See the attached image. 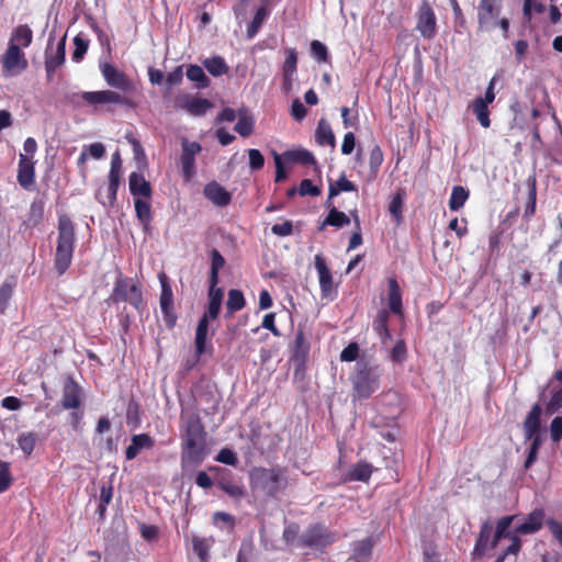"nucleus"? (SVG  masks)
Returning a JSON list of instances; mask_svg holds the SVG:
<instances>
[{"label":"nucleus","instance_id":"14","mask_svg":"<svg viewBox=\"0 0 562 562\" xmlns=\"http://www.w3.org/2000/svg\"><path fill=\"white\" fill-rule=\"evenodd\" d=\"M501 7L496 0H480L477 5V23L480 31H491L496 27Z\"/></svg>","mask_w":562,"mask_h":562},{"label":"nucleus","instance_id":"1","mask_svg":"<svg viewBox=\"0 0 562 562\" xmlns=\"http://www.w3.org/2000/svg\"><path fill=\"white\" fill-rule=\"evenodd\" d=\"M182 464L199 465L206 457V431L198 414H191L182 427Z\"/></svg>","mask_w":562,"mask_h":562},{"label":"nucleus","instance_id":"13","mask_svg":"<svg viewBox=\"0 0 562 562\" xmlns=\"http://www.w3.org/2000/svg\"><path fill=\"white\" fill-rule=\"evenodd\" d=\"M181 147L180 162L182 175L186 181H190L195 175V157L202 151V146L198 142H189L187 138H183Z\"/></svg>","mask_w":562,"mask_h":562},{"label":"nucleus","instance_id":"31","mask_svg":"<svg viewBox=\"0 0 562 562\" xmlns=\"http://www.w3.org/2000/svg\"><path fill=\"white\" fill-rule=\"evenodd\" d=\"M311 345L303 331V329H297L295 334V338L293 341L292 348V359L294 361L304 363L310 355Z\"/></svg>","mask_w":562,"mask_h":562},{"label":"nucleus","instance_id":"52","mask_svg":"<svg viewBox=\"0 0 562 562\" xmlns=\"http://www.w3.org/2000/svg\"><path fill=\"white\" fill-rule=\"evenodd\" d=\"M284 157L293 162H299L305 166L315 165L316 160L314 155L306 149L289 150L284 153Z\"/></svg>","mask_w":562,"mask_h":562},{"label":"nucleus","instance_id":"62","mask_svg":"<svg viewBox=\"0 0 562 562\" xmlns=\"http://www.w3.org/2000/svg\"><path fill=\"white\" fill-rule=\"evenodd\" d=\"M358 356H359V345L357 342H350L340 352V360L346 361V362H351V361L357 360Z\"/></svg>","mask_w":562,"mask_h":562},{"label":"nucleus","instance_id":"5","mask_svg":"<svg viewBox=\"0 0 562 562\" xmlns=\"http://www.w3.org/2000/svg\"><path fill=\"white\" fill-rule=\"evenodd\" d=\"M286 484L284 470L280 467L256 468L250 472L251 488L263 492L268 497H277Z\"/></svg>","mask_w":562,"mask_h":562},{"label":"nucleus","instance_id":"58","mask_svg":"<svg viewBox=\"0 0 562 562\" xmlns=\"http://www.w3.org/2000/svg\"><path fill=\"white\" fill-rule=\"evenodd\" d=\"M74 45H75V50L72 52V60L78 63L86 55L88 47H89V41L85 40L80 35H77L74 38Z\"/></svg>","mask_w":562,"mask_h":562},{"label":"nucleus","instance_id":"9","mask_svg":"<svg viewBox=\"0 0 562 562\" xmlns=\"http://www.w3.org/2000/svg\"><path fill=\"white\" fill-rule=\"evenodd\" d=\"M0 63L4 77L16 76L29 66L25 54L13 44H8L7 50L0 57Z\"/></svg>","mask_w":562,"mask_h":562},{"label":"nucleus","instance_id":"36","mask_svg":"<svg viewBox=\"0 0 562 562\" xmlns=\"http://www.w3.org/2000/svg\"><path fill=\"white\" fill-rule=\"evenodd\" d=\"M373 472V468L366 461H359L353 464L346 474V480L349 482L360 481L368 482Z\"/></svg>","mask_w":562,"mask_h":562},{"label":"nucleus","instance_id":"55","mask_svg":"<svg viewBox=\"0 0 562 562\" xmlns=\"http://www.w3.org/2000/svg\"><path fill=\"white\" fill-rule=\"evenodd\" d=\"M311 55L318 63H327L329 59L326 45L317 40L311 42Z\"/></svg>","mask_w":562,"mask_h":562},{"label":"nucleus","instance_id":"4","mask_svg":"<svg viewBox=\"0 0 562 562\" xmlns=\"http://www.w3.org/2000/svg\"><path fill=\"white\" fill-rule=\"evenodd\" d=\"M223 290L216 285H210L207 308L199 319L195 330V352L199 359L206 351L209 322L218 317L223 302Z\"/></svg>","mask_w":562,"mask_h":562},{"label":"nucleus","instance_id":"63","mask_svg":"<svg viewBox=\"0 0 562 562\" xmlns=\"http://www.w3.org/2000/svg\"><path fill=\"white\" fill-rule=\"evenodd\" d=\"M550 437L555 443L562 439V416L554 417L550 423Z\"/></svg>","mask_w":562,"mask_h":562},{"label":"nucleus","instance_id":"59","mask_svg":"<svg viewBox=\"0 0 562 562\" xmlns=\"http://www.w3.org/2000/svg\"><path fill=\"white\" fill-rule=\"evenodd\" d=\"M249 167L252 171L261 170L265 166V157L259 149L250 148L247 150Z\"/></svg>","mask_w":562,"mask_h":562},{"label":"nucleus","instance_id":"16","mask_svg":"<svg viewBox=\"0 0 562 562\" xmlns=\"http://www.w3.org/2000/svg\"><path fill=\"white\" fill-rule=\"evenodd\" d=\"M175 103L177 108L187 111L193 116H202L213 108V103L209 99L191 95H179L176 98Z\"/></svg>","mask_w":562,"mask_h":562},{"label":"nucleus","instance_id":"61","mask_svg":"<svg viewBox=\"0 0 562 562\" xmlns=\"http://www.w3.org/2000/svg\"><path fill=\"white\" fill-rule=\"evenodd\" d=\"M383 162V153L380 146L374 145L369 154V165L373 173H376Z\"/></svg>","mask_w":562,"mask_h":562},{"label":"nucleus","instance_id":"42","mask_svg":"<svg viewBox=\"0 0 562 562\" xmlns=\"http://www.w3.org/2000/svg\"><path fill=\"white\" fill-rule=\"evenodd\" d=\"M470 108L474 115L476 116V120L479 121L481 126L484 128H488L491 126L488 104L482 101L481 97H477L473 100Z\"/></svg>","mask_w":562,"mask_h":562},{"label":"nucleus","instance_id":"43","mask_svg":"<svg viewBox=\"0 0 562 562\" xmlns=\"http://www.w3.org/2000/svg\"><path fill=\"white\" fill-rule=\"evenodd\" d=\"M16 280L14 277L7 278L0 286V315L4 314L13 296Z\"/></svg>","mask_w":562,"mask_h":562},{"label":"nucleus","instance_id":"39","mask_svg":"<svg viewBox=\"0 0 562 562\" xmlns=\"http://www.w3.org/2000/svg\"><path fill=\"white\" fill-rule=\"evenodd\" d=\"M315 139L318 145L325 146L329 145L331 147H335L336 140L335 135L333 133V130L329 125V123L325 119H321L317 128L315 132Z\"/></svg>","mask_w":562,"mask_h":562},{"label":"nucleus","instance_id":"40","mask_svg":"<svg viewBox=\"0 0 562 562\" xmlns=\"http://www.w3.org/2000/svg\"><path fill=\"white\" fill-rule=\"evenodd\" d=\"M134 207L136 217L142 223L144 231L147 232L153 220L150 203L148 201L137 198L134 201Z\"/></svg>","mask_w":562,"mask_h":562},{"label":"nucleus","instance_id":"35","mask_svg":"<svg viewBox=\"0 0 562 562\" xmlns=\"http://www.w3.org/2000/svg\"><path fill=\"white\" fill-rule=\"evenodd\" d=\"M493 531L492 524L490 521H484L481 525L479 536L475 541L473 555L481 558L485 554L486 550L488 549V541L491 539Z\"/></svg>","mask_w":562,"mask_h":562},{"label":"nucleus","instance_id":"60","mask_svg":"<svg viewBox=\"0 0 562 562\" xmlns=\"http://www.w3.org/2000/svg\"><path fill=\"white\" fill-rule=\"evenodd\" d=\"M215 461L227 464V465H237L238 458L237 454L229 448H223L218 451L215 457Z\"/></svg>","mask_w":562,"mask_h":562},{"label":"nucleus","instance_id":"47","mask_svg":"<svg viewBox=\"0 0 562 562\" xmlns=\"http://www.w3.org/2000/svg\"><path fill=\"white\" fill-rule=\"evenodd\" d=\"M203 66L214 77L223 76L227 74L229 69L225 59L221 56H213L211 58H206L203 61Z\"/></svg>","mask_w":562,"mask_h":562},{"label":"nucleus","instance_id":"7","mask_svg":"<svg viewBox=\"0 0 562 562\" xmlns=\"http://www.w3.org/2000/svg\"><path fill=\"white\" fill-rule=\"evenodd\" d=\"M80 97L85 104L92 106L94 111L113 113L114 105L135 106L133 100L113 90L86 91Z\"/></svg>","mask_w":562,"mask_h":562},{"label":"nucleus","instance_id":"11","mask_svg":"<svg viewBox=\"0 0 562 562\" xmlns=\"http://www.w3.org/2000/svg\"><path fill=\"white\" fill-rule=\"evenodd\" d=\"M416 30L424 38L431 40L437 34V19L428 1L423 0L417 10Z\"/></svg>","mask_w":562,"mask_h":562},{"label":"nucleus","instance_id":"25","mask_svg":"<svg viewBox=\"0 0 562 562\" xmlns=\"http://www.w3.org/2000/svg\"><path fill=\"white\" fill-rule=\"evenodd\" d=\"M374 541L372 537H367L362 540L355 541L351 544L352 553L349 561L352 562H369L372 557Z\"/></svg>","mask_w":562,"mask_h":562},{"label":"nucleus","instance_id":"49","mask_svg":"<svg viewBox=\"0 0 562 562\" xmlns=\"http://www.w3.org/2000/svg\"><path fill=\"white\" fill-rule=\"evenodd\" d=\"M328 191H329L328 192V202H329L331 198L338 195L341 191L358 192V189H357V186L352 181L348 180L346 178V176L342 173L335 183L329 184Z\"/></svg>","mask_w":562,"mask_h":562},{"label":"nucleus","instance_id":"10","mask_svg":"<svg viewBox=\"0 0 562 562\" xmlns=\"http://www.w3.org/2000/svg\"><path fill=\"white\" fill-rule=\"evenodd\" d=\"M158 279L161 285V293L159 297V304L161 308V313L164 315V321L167 327L172 328L177 322V315L175 312L173 305V292L171 284L169 282V278L165 272H160L158 274Z\"/></svg>","mask_w":562,"mask_h":562},{"label":"nucleus","instance_id":"30","mask_svg":"<svg viewBox=\"0 0 562 562\" xmlns=\"http://www.w3.org/2000/svg\"><path fill=\"white\" fill-rule=\"evenodd\" d=\"M261 3L262 4L257 9L251 22L247 26L246 33L248 38H252L257 35L263 22L270 15V0H261Z\"/></svg>","mask_w":562,"mask_h":562},{"label":"nucleus","instance_id":"3","mask_svg":"<svg viewBox=\"0 0 562 562\" xmlns=\"http://www.w3.org/2000/svg\"><path fill=\"white\" fill-rule=\"evenodd\" d=\"M383 374L382 367L370 359H360L351 378L353 395L357 398H369L380 389Z\"/></svg>","mask_w":562,"mask_h":562},{"label":"nucleus","instance_id":"57","mask_svg":"<svg viewBox=\"0 0 562 562\" xmlns=\"http://www.w3.org/2000/svg\"><path fill=\"white\" fill-rule=\"evenodd\" d=\"M390 358L393 362L402 363L407 358V348L403 339H398L390 351Z\"/></svg>","mask_w":562,"mask_h":562},{"label":"nucleus","instance_id":"37","mask_svg":"<svg viewBox=\"0 0 562 562\" xmlns=\"http://www.w3.org/2000/svg\"><path fill=\"white\" fill-rule=\"evenodd\" d=\"M528 188V198L524 211V218L530 220L536 213L537 205V178L535 175H530L526 180Z\"/></svg>","mask_w":562,"mask_h":562},{"label":"nucleus","instance_id":"28","mask_svg":"<svg viewBox=\"0 0 562 562\" xmlns=\"http://www.w3.org/2000/svg\"><path fill=\"white\" fill-rule=\"evenodd\" d=\"M121 182L120 176H109V184L103 192L101 189L95 194L97 200L103 205V206H110L113 207L116 202V195L119 186Z\"/></svg>","mask_w":562,"mask_h":562},{"label":"nucleus","instance_id":"46","mask_svg":"<svg viewBox=\"0 0 562 562\" xmlns=\"http://www.w3.org/2000/svg\"><path fill=\"white\" fill-rule=\"evenodd\" d=\"M66 58L65 38H63L56 48L55 53L46 52L45 66H48L50 70L57 69L64 65Z\"/></svg>","mask_w":562,"mask_h":562},{"label":"nucleus","instance_id":"23","mask_svg":"<svg viewBox=\"0 0 562 562\" xmlns=\"http://www.w3.org/2000/svg\"><path fill=\"white\" fill-rule=\"evenodd\" d=\"M155 446V440L148 434L134 435L125 450L126 460L135 459L142 450H149Z\"/></svg>","mask_w":562,"mask_h":562},{"label":"nucleus","instance_id":"22","mask_svg":"<svg viewBox=\"0 0 562 562\" xmlns=\"http://www.w3.org/2000/svg\"><path fill=\"white\" fill-rule=\"evenodd\" d=\"M541 415V405L539 403L533 404L522 423L525 440H529V438L533 437V435L540 434Z\"/></svg>","mask_w":562,"mask_h":562},{"label":"nucleus","instance_id":"38","mask_svg":"<svg viewBox=\"0 0 562 562\" xmlns=\"http://www.w3.org/2000/svg\"><path fill=\"white\" fill-rule=\"evenodd\" d=\"M350 224V217L347 216L344 212L338 211L335 206H331L328 211L327 216L318 227L319 231H323L326 226H333L336 228H341Z\"/></svg>","mask_w":562,"mask_h":562},{"label":"nucleus","instance_id":"18","mask_svg":"<svg viewBox=\"0 0 562 562\" xmlns=\"http://www.w3.org/2000/svg\"><path fill=\"white\" fill-rule=\"evenodd\" d=\"M16 179L25 190H30L35 183V161L31 157L20 154Z\"/></svg>","mask_w":562,"mask_h":562},{"label":"nucleus","instance_id":"44","mask_svg":"<svg viewBox=\"0 0 562 562\" xmlns=\"http://www.w3.org/2000/svg\"><path fill=\"white\" fill-rule=\"evenodd\" d=\"M246 305L244 293L240 290L232 289L228 291L226 301L227 316H233L236 312L243 310Z\"/></svg>","mask_w":562,"mask_h":562},{"label":"nucleus","instance_id":"12","mask_svg":"<svg viewBox=\"0 0 562 562\" xmlns=\"http://www.w3.org/2000/svg\"><path fill=\"white\" fill-rule=\"evenodd\" d=\"M101 72L108 86L124 93L135 90L133 80L125 72L117 69L113 64L104 63L101 66Z\"/></svg>","mask_w":562,"mask_h":562},{"label":"nucleus","instance_id":"26","mask_svg":"<svg viewBox=\"0 0 562 562\" xmlns=\"http://www.w3.org/2000/svg\"><path fill=\"white\" fill-rule=\"evenodd\" d=\"M130 191L133 196L150 199L153 189L150 182L143 175L132 172L128 177Z\"/></svg>","mask_w":562,"mask_h":562},{"label":"nucleus","instance_id":"24","mask_svg":"<svg viewBox=\"0 0 562 562\" xmlns=\"http://www.w3.org/2000/svg\"><path fill=\"white\" fill-rule=\"evenodd\" d=\"M387 305L391 313L402 316L403 315V302H402V290L395 278L387 279Z\"/></svg>","mask_w":562,"mask_h":562},{"label":"nucleus","instance_id":"48","mask_svg":"<svg viewBox=\"0 0 562 562\" xmlns=\"http://www.w3.org/2000/svg\"><path fill=\"white\" fill-rule=\"evenodd\" d=\"M44 205L45 203L42 199L32 201L26 220L29 226L35 227L43 221Z\"/></svg>","mask_w":562,"mask_h":562},{"label":"nucleus","instance_id":"17","mask_svg":"<svg viewBox=\"0 0 562 562\" xmlns=\"http://www.w3.org/2000/svg\"><path fill=\"white\" fill-rule=\"evenodd\" d=\"M82 392L75 379L68 375L63 386L61 406L65 409H77L81 405Z\"/></svg>","mask_w":562,"mask_h":562},{"label":"nucleus","instance_id":"41","mask_svg":"<svg viewBox=\"0 0 562 562\" xmlns=\"http://www.w3.org/2000/svg\"><path fill=\"white\" fill-rule=\"evenodd\" d=\"M254 117L248 113L247 110H239L238 121L234 126L235 132H237L241 137H248L254 133Z\"/></svg>","mask_w":562,"mask_h":562},{"label":"nucleus","instance_id":"19","mask_svg":"<svg viewBox=\"0 0 562 562\" xmlns=\"http://www.w3.org/2000/svg\"><path fill=\"white\" fill-rule=\"evenodd\" d=\"M544 524V510L536 508L527 515L525 520L516 526V533L531 535L539 531Z\"/></svg>","mask_w":562,"mask_h":562},{"label":"nucleus","instance_id":"50","mask_svg":"<svg viewBox=\"0 0 562 562\" xmlns=\"http://www.w3.org/2000/svg\"><path fill=\"white\" fill-rule=\"evenodd\" d=\"M225 266V259L217 249L211 251L210 285H217L218 272Z\"/></svg>","mask_w":562,"mask_h":562},{"label":"nucleus","instance_id":"21","mask_svg":"<svg viewBox=\"0 0 562 562\" xmlns=\"http://www.w3.org/2000/svg\"><path fill=\"white\" fill-rule=\"evenodd\" d=\"M217 487L234 499H241L246 491L240 481L232 479L231 472L225 471L216 481Z\"/></svg>","mask_w":562,"mask_h":562},{"label":"nucleus","instance_id":"53","mask_svg":"<svg viewBox=\"0 0 562 562\" xmlns=\"http://www.w3.org/2000/svg\"><path fill=\"white\" fill-rule=\"evenodd\" d=\"M37 434L33 431L22 432L18 439L16 443L19 448L26 454L31 456L35 449L37 442Z\"/></svg>","mask_w":562,"mask_h":562},{"label":"nucleus","instance_id":"56","mask_svg":"<svg viewBox=\"0 0 562 562\" xmlns=\"http://www.w3.org/2000/svg\"><path fill=\"white\" fill-rule=\"evenodd\" d=\"M13 477L10 463L0 460V493H3L12 485Z\"/></svg>","mask_w":562,"mask_h":562},{"label":"nucleus","instance_id":"2","mask_svg":"<svg viewBox=\"0 0 562 562\" xmlns=\"http://www.w3.org/2000/svg\"><path fill=\"white\" fill-rule=\"evenodd\" d=\"M58 237L54 265L57 273L63 276L71 265L76 246L75 224L67 214L58 217Z\"/></svg>","mask_w":562,"mask_h":562},{"label":"nucleus","instance_id":"6","mask_svg":"<svg viewBox=\"0 0 562 562\" xmlns=\"http://www.w3.org/2000/svg\"><path fill=\"white\" fill-rule=\"evenodd\" d=\"M109 301L113 304L128 303L136 311L144 308L143 291L139 282L127 277L120 276L116 278Z\"/></svg>","mask_w":562,"mask_h":562},{"label":"nucleus","instance_id":"29","mask_svg":"<svg viewBox=\"0 0 562 562\" xmlns=\"http://www.w3.org/2000/svg\"><path fill=\"white\" fill-rule=\"evenodd\" d=\"M121 182L120 176H109V184L103 192L101 189L95 194L97 200L103 205V206H110L113 207L116 202V195L119 186Z\"/></svg>","mask_w":562,"mask_h":562},{"label":"nucleus","instance_id":"45","mask_svg":"<svg viewBox=\"0 0 562 562\" xmlns=\"http://www.w3.org/2000/svg\"><path fill=\"white\" fill-rule=\"evenodd\" d=\"M187 78L196 83V88L199 89H205L210 86L211 80L205 75L202 67L199 65H189L186 71Z\"/></svg>","mask_w":562,"mask_h":562},{"label":"nucleus","instance_id":"51","mask_svg":"<svg viewBox=\"0 0 562 562\" xmlns=\"http://www.w3.org/2000/svg\"><path fill=\"white\" fill-rule=\"evenodd\" d=\"M469 198V191L462 186H454L449 199V209L451 211L460 210Z\"/></svg>","mask_w":562,"mask_h":562},{"label":"nucleus","instance_id":"32","mask_svg":"<svg viewBox=\"0 0 562 562\" xmlns=\"http://www.w3.org/2000/svg\"><path fill=\"white\" fill-rule=\"evenodd\" d=\"M390 311L381 308L372 321V328L380 338L382 344H385L391 338L389 329Z\"/></svg>","mask_w":562,"mask_h":562},{"label":"nucleus","instance_id":"54","mask_svg":"<svg viewBox=\"0 0 562 562\" xmlns=\"http://www.w3.org/2000/svg\"><path fill=\"white\" fill-rule=\"evenodd\" d=\"M210 547L207 539L193 537L192 538V548L194 553L199 557L201 562H207L210 558Z\"/></svg>","mask_w":562,"mask_h":562},{"label":"nucleus","instance_id":"8","mask_svg":"<svg viewBox=\"0 0 562 562\" xmlns=\"http://www.w3.org/2000/svg\"><path fill=\"white\" fill-rule=\"evenodd\" d=\"M338 539L336 531L322 524L316 522L310 525L299 538V546L302 548H310L316 550H324L335 543Z\"/></svg>","mask_w":562,"mask_h":562},{"label":"nucleus","instance_id":"33","mask_svg":"<svg viewBox=\"0 0 562 562\" xmlns=\"http://www.w3.org/2000/svg\"><path fill=\"white\" fill-rule=\"evenodd\" d=\"M297 53L295 48L285 49V60L282 65L283 85L286 89L292 86L293 75L296 72Z\"/></svg>","mask_w":562,"mask_h":562},{"label":"nucleus","instance_id":"64","mask_svg":"<svg viewBox=\"0 0 562 562\" xmlns=\"http://www.w3.org/2000/svg\"><path fill=\"white\" fill-rule=\"evenodd\" d=\"M546 525L549 528L550 532L552 533L553 538L562 547V522L553 518H549L546 520Z\"/></svg>","mask_w":562,"mask_h":562},{"label":"nucleus","instance_id":"15","mask_svg":"<svg viewBox=\"0 0 562 562\" xmlns=\"http://www.w3.org/2000/svg\"><path fill=\"white\" fill-rule=\"evenodd\" d=\"M315 268L318 273L322 297L333 301L337 296V289L334 284L333 274L321 255L315 256Z\"/></svg>","mask_w":562,"mask_h":562},{"label":"nucleus","instance_id":"27","mask_svg":"<svg viewBox=\"0 0 562 562\" xmlns=\"http://www.w3.org/2000/svg\"><path fill=\"white\" fill-rule=\"evenodd\" d=\"M515 515H508L499 518L496 522L495 533L496 538L502 539H509L510 544L515 543V540L518 541L519 550L521 549V540L519 538V533H516V528L514 531H509V527L512 526L513 521L515 520Z\"/></svg>","mask_w":562,"mask_h":562},{"label":"nucleus","instance_id":"34","mask_svg":"<svg viewBox=\"0 0 562 562\" xmlns=\"http://www.w3.org/2000/svg\"><path fill=\"white\" fill-rule=\"evenodd\" d=\"M33 42V31L27 24H20L13 29L9 44L18 46L20 49L29 47Z\"/></svg>","mask_w":562,"mask_h":562},{"label":"nucleus","instance_id":"20","mask_svg":"<svg viewBox=\"0 0 562 562\" xmlns=\"http://www.w3.org/2000/svg\"><path fill=\"white\" fill-rule=\"evenodd\" d=\"M204 196L216 206H226L232 201V194L216 181H210L204 186Z\"/></svg>","mask_w":562,"mask_h":562}]
</instances>
